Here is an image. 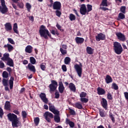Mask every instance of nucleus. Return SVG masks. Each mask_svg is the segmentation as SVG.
Segmentation results:
<instances>
[{
  "label": "nucleus",
  "instance_id": "obj_1",
  "mask_svg": "<svg viewBox=\"0 0 128 128\" xmlns=\"http://www.w3.org/2000/svg\"><path fill=\"white\" fill-rule=\"evenodd\" d=\"M8 120L12 122L13 128H18L22 126V124L18 120V116L14 114L9 113L7 114Z\"/></svg>",
  "mask_w": 128,
  "mask_h": 128
},
{
  "label": "nucleus",
  "instance_id": "obj_2",
  "mask_svg": "<svg viewBox=\"0 0 128 128\" xmlns=\"http://www.w3.org/2000/svg\"><path fill=\"white\" fill-rule=\"evenodd\" d=\"M39 33L41 38H44L45 40H48V37L52 38V34L50 33V31L46 28V26L42 25L40 28Z\"/></svg>",
  "mask_w": 128,
  "mask_h": 128
},
{
  "label": "nucleus",
  "instance_id": "obj_3",
  "mask_svg": "<svg viewBox=\"0 0 128 128\" xmlns=\"http://www.w3.org/2000/svg\"><path fill=\"white\" fill-rule=\"evenodd\" d=\"M74 68L79 78H82V63H80V64H75Z\"/></svg>",
  "mask_w": 128,
  "mask_h": 128
},
{
  "label": "nucleus",
  "instance_id": "obj_4",
  "mask_svg": "<svg viewBox=\"0 0 128 128\" xmlns=\"http://www.w3.org/2000/svg\"><path fill=\"white\" fill-rule=\"evenodd\" d=\"M52 84H50V92H54L58 88V82L54 80H51Z\"/></svg>",
  "mask_w": 128,
  "mask_h": 128
},
{
  "label": "nucleus",
  "instance_id": "obj_5",
  "mask_svg": "<svg viewBox=\"0 0 128 128\" xmlns=\"http://www.w3.org/2000/svg\"><path fill=\"white\" fill-rule=\"evenodd\" d=\"M44 116L45 119L48 121V122H50V118H54V114L48 112H45Z\"/></svg>",
  "mask_w": 128,
  "mask_h": 128
},
{
  "label": "nucleus",
  "instance_id": "obj_6",
  "mask_svg": "<svg viewBox=\"0 0 128 128\" xmlns=\"http://www.w3.org/2000/svg\"><path fill=\"white\" fill-rule=\"evenodd\" d=\"M116 34L120 40H121V42H126V36L122 34L120 32H117L116 33Z\"/></svg>",
  "mask_w": 128,
  "mask_h": 128
},
{
  "label": "nucleus",
  "instance_id": "obj_7",
  "mask_svg": "<svg viewBox=\"0 0 128 128\" xmlns=\"http://www.w3.org/2000/svg\"><path fill=\"white\" fill-rule=\"evenodd\" d=\"M52 6L53 10H60L62 8V3L58 1H56L54 2Z\"/></svg>",
  "mask_w": 128,
  "mask_h": 128
},
{
  "label": "nucleus",
  "instance_id": "obj_8",
  "mask_svg": "<svg viewBox=\"0 0 128 128\" xmlns=\"http://www.w3.org/2000/svg\"><path fill=\"white\" fill-rule=\"evenodd\" d=\"M49 110L52 112H53L54 114H60V111L56 110V107L52 104L49 103Z\"/></svg>",
  "mask_w": 128,
  "mask_h": 128
},
{
  "label": "nucleus",
  "instance_id": "obj_9",
  "mask_svg": "<svg viewBox=\"0 0 128 128\" xmlns=\"http://www.w3.org/2000/svg\"><path fill=\"white\" fill-rule=\"evenodd\" d=\"M96 38L97 42H100V40H106V35L103 34L102 33L98 34L96 36Z\"/></svg>",
  "mask_w": 128,
  "mask_h": 128
},
{
  "label": "nucleus",
  "instance_id": "obj_10",
  "mask_svg": "<svg viewBox=\"0 0 128 128\" xmlns=\"http://www.w3.org/2000/svg\"><path fill=\"white\" fill-rule=\"evenodd\" d=\"M40 98H41L43 102H44V104H48V98H46V94L41 93L40 94Z\"/></svg>",
  "mask_w": 128,
  "mask_h": 128
},
{
  "label": "nucleus",
  "instance_id": "obj_11",
  "mask_svg": "<svg viewBox=\"0 0 128 128\" xmlns=\"http://www.w3.org/2000/svg\"><path fill=\"white\" fill-rule=\"evenodd\" d=\"M80 12L81 14L84 16L86 14H88V11L86 10V6L85 4H82L80 8Z\"/></svg>",
  "mask_w": 128,
  "mask_h": 128
},
{
  "label": "nucleus",
  "instance_id": "obj_12",
  "mask_svg": "<svg viewBox=\"0 0 128 128\" xmlns=\"http://www.w3.org/2000/svg\"><path fill=\"white\" fill-rule=\"evenodd\" d=\"M4 48H5V50H8V52H12V50H14V48L12 46L9 44H4Z\"/></svg>",
  "mask_w": 128,
  "mask_h": 128
},
{
  "label": "nucleus",
  "instance_id": "obj_13",
  "mask_svg": "<svg viewBox=\"0 0 128 128\" xmlns=\"http://www.w3.org/2000/svg\"><path fill=\"white\" fill-rule=\"evenodd\" d=\"M101 104L104 108L106 110H108V101L104 98H102V101L101 102Z\"/></svg>",
  "mask_w": 128,
  "mask_h": 128
},
{
  "label": "nucleus",
  "instance_id": "obj_14",
  "mask_svg": "<svg viewBox=\"0 0 128 128\" xmlns=\"http://www.w3.org/2000/svg\"><path fill=\"white\" fill-rule=\"evenodd\" d=\"M4 26L6 32H10L12 30V24H10V22H6Z\"/></svg>",
  "mask_w": 128,
  "mask_h": 128
},
{
  "label": "nucleus",
  "instance_id": "obj_15",
  "mask_svg": "<svg viewBox=\"0 0 128 128\" xmlns=\"http://www.w3.org/2000/svg\"><path fill=\"white\" fill-rule=\"evenodd\" d=\"M10 58V54L5 53L4 54L3 56L1 58L3 62H6L9 60Z\"/></svg>",
  "mask_w": 128,
  "mask_h": 128
},
{
  "label": "nucleus",
  "instance_id": "obj_16",
  "mask_svg": "<svg viewBox=\"0 0 128 128\" xmlns=\"http://www.w3.org/2000/svg\"><path fill=\"white\" fill-rule=\"evenodd\" d=\"M68 88L70 90V92H76V85L74 84V83H70L68 84Z\"/></svg>",
  "mask_w": 128,
  "mask_h": 128
},
{
  "label": "nucleus",
  "instance_id": "obj_17",
  "mask_svg": "<svg viewBox=\"0 0 128 128\" xmlns=\"http://www.w3.org/2000/svg\"><path fill=\"white\" fill-rule=\"evenodd\" d=\"M97 92L99 96H102L104 94H106V90L100 87H98L97 88Z\"/></svg>",
  "mask_w": 128,
  "mask_h": 128
},
{
  "label": "nucleus",
  "instance_id": "obj_18",
  "mask_svg": "<svg viewBox=\"0 0 128 128\" xmlns=\"http://www.w3.org/2000/svg\"><path fill=\"white\" fill-rule=\"evenodd\" d=\"M76 42L78 44H82L84 43V39L82 38H80V37H76L75 38Z\"/></svg>",
  "mask_w": 128,
  "mask_h": 128
},
{
  "label": "nucleus",
  "instance_id": "obj_19",
  "mask_svg": "<svg viewBox=\"0 0 128 128\" xmlns=\"http://www.w3.org/2000/svg\"><path fill=\"white\" fill-rule=\"evenodd\" d=\"M58 90L60 94H62L64 90V84L62 82H59Z\"/></svg>",
  "mask_w": 128,
  "mask_h": 128
},
{
  "label": "nucleus",
  "instance_id": "obj_20",
  "mask_svg": "<svg viewBox=\"0 0 128 128\" xmlns=\"http://www.w3.org/2000/svg\"><path fill=\"white\" fill-rule=\"evenodd\" d=\"M66 124H69L70 128H74V122L70 121L68 118H66Z\"/></svg>",
  "mask_w": 128,
  "mask_h": 128
},
{
  "label": "nucleus",
  "instance_id": "obj_21",
  "mask_svg": "<svg viewBox=\"0 0 128 128\" xmlns=\"http://www.w3.org/2000/svg\"><path fill=\"white\" fill-rule=\"evenodd\" d=\"M105 81L106 84H110V82H112V78L110 75H106L105 78Z\"/></svg>",
  "mask_w": 128,
  "mask_h": 128
},
{
  "label": "nucleus",
  "instance_id": "obj_22",
  "mask_svg": "<svg viewBox=\"0 0 128 128\" xmlns=\"http://www.w3.org/2000/svg\"><path fill=\"white\" fill-rule=\"evenodd\" d=\"M25 52H27V54H32V46L28 45L25 48Z\"/></svg>",
  "mask_w": 128,
  "mask_h": 128
},
{
  "label": "nucleus",
  "instance_id": "obj_23",
  "mask_svg": "<svg viewBox=\"0 0 128 128\" xmlns=\"http://www.w3.org/2000/svg\"><path fill=\"white\" fill-rule=\"evenodd\" d=\"M94 50L92 48V47H90V46L86 47V51L87 54H94Z\"/></svg>",
  "mask_w": 128,
  "mask_h": 128
},
{
  "label": "nucleus",
  "instance_id": "obj_24",
  "mask_svg": "<svg viewBox=\"0 0 128 128\" xmlns=\"http://www.w3.org/2000/svg\"><path fill=\"white\" fill-rule=\"evenodd\" d=\"M4 109L6 110H10V102L6 101L4 105Z\"/></svg>",
  "mask_w": 128,
  "mask_h": 128
},
{
  "label": "nucleus",
  "instance_id": "obj_25",
  "mask_svg": "<svg viewBox=\"0 0 128 128\" xmlns=\"http://www.w3.org/2000/svg\"><path fill=\"white\" fill-rule=\"evenodd\" d=\"M28 68L30 72H36V67L31 64H29L28 65Z\"/></svg>",
  "mask_w": 128,
  "mask_h": 128
},
{
  "label": "nucleus",
  "instance_id": "obj_26",
  "mask_svg": "<svg viewBox=\"0 0 128 128\" xmlns=\"http://www.w3.org/2000/svg\"><path fill=\"white\" fill-rule=\"evenodd\" d=\"M99 112L101 118H106V111L102 109L99 110Z\"/></svg>",
  "mask_w": 128,
  "mask_h": 128
},
{
  "label": "nucleus",
  "instance_id": "obj_27",
  "mask_svg": "<svg viewBox=\"0 0 128 128\" xmlns=\"http://www.w3.org/2000/svg\"><path fill=\"white\" fill-rule=\"evenodd\" d=\"M54 120L56 122H60V114H55L54 116Z\"/></svg>",
  "mask_w": 128,
  "mask_h": 128
},
{
  "label": "nucleus",
  "instance_id": "obj_28",
  "mask_svg": "<svg viewBox=\"0 0 128 128\" xmlns=\"http://www.w3.org/2000/svg\"><path fill=\"white\" fill-rule=\"evenodd\" d=\"M14 77H11L9 80V84L10 90L12 89V88H14Z\"/></svg>",
  "mask_w": 128,
  "mask_h": 128
},
{
  "label": "nucleus",
  "instance_id": "obj_29",
  "mask_svg": "<svg viewBox=\"0 0 128 128\" xmlns=\"http://www.w3.org/2000/svg\"><path fill=\"white\" fill-rule=\"evenodd\" d=\"M13 30H14V32H15V34H18L19 32H18V24L14 23V24Z\"/></svg>",
  "mask_w": 128,
  "mask_h": 128
},
{
  "label": "nucleus",
  "instance_id": "obj_30",
  "mask_svg": "<svg viewBox=\"0 0 128 128\" xmlns=\"http://www.w3.org/2000/svg\"><path fill=\"white\" fill-rule=\"evenodd\" d=\"M114 50H117V48H120L122 47V45L120 42H115L114 44Z\"/></svg>",
  "mask_w": 128,
  "mask_h": 128
},
{
  "label": "nucleus",
  "instance_id": "obj_31",
  "mask_svg": "<svg viewBox=\"0 0 128 128\" xmlns=\"http://www.w3.org/2000/svg\"><path fill=\"white\" fill-rule=\"evenodd\" d=\"M122 47H120L117 49H116V50H114V52H116V54H122Z\"/></svg>",
  "mask_w": 128,
  "mask_h": 128
},
{
  "label": "nucleus",
  "instance_id": "obj_32",
  "mask_svg": "<svg viewBox=\"0 0 128 128\" xmlns=\"http://www.w3.org/2000/svg\"><path fill=\"white\" fill-rule=\"evenodd\" d=\"M108 6V0H102V2L100 4V6Z\"/></svg>",
  "mask_w": 128,
  "mask_h": 128
},
{
  "label": "nucleus",
  "instance_id": "obj_33",
  "mask_svg": "<svg viewBox=\"0 0 128 128\" xmlns=\"http://www.w3.org/2000/svg\"><path fill=\"white\" fill-rule=\"evenodd\" d=\"M75 108L78 110H82V105L80 102L75 103Z\"/></svg>",
  "mask_w": 128,
  "mask_h": 128
},
{
  "label": "nucleus",
  "instance_id": "obj_34",
  "mask_svg": "<svg viewBox=\"0 0 128 128\" xmlns=\"http://www.w3.org/2000/svg\"><path fill=\"white\" fill-rule=\"evenodd\" d=\"M6 62L8 66H14V60H12V58H10Z\"/></svg>",
  "mask_w": 128,
  "mask_h": 128
},
{
  "label": "nucleus",
  "instance_id": "obj_35",
  "mask_svg": "<svg viewBox=\"0 0 128 128\" xmlns=\"http://www.w3.org/2000/svg\"><path fill=\"white\" fill-rule=\"evenodd\" d=\"M2 84L4 86H8V80L4 78L2 80Z\"/></svg>",
  "mask_w": 128,
  "mask_h": 128
},
{
  "label": "nucleus",
  "instance_id": "obj_36",
  "mask_svg": "<svg viewBox=\"0 0 128 128\" xmlns=\"http://www.w3.org/2000/svg\"><path fill=\"white\" fill-rule=\"evenodd\" d=\"M26 6L27 8L28 12H30V10H32V5L30 3L27 2L26 4Z\"/></svg>",
  "mask_w": 128,
  "mask_h": 128
},
{
  "label": "nucleus",
  "instance_id": "obj_37",
  "mask_svg": "<svg viewBox=\"0 0 128 128\" xmlns=\"http://www.w3.org/2000/svg\"><path fill=\"white\" fill-rule=\"evenodd\" d=\"M65 64H70V57H66L64 60Z\"/></svg>",
  "mask_w": 128,
  "mask_h": 128
},
{
  "label": "nucleus",
  "instance_id": "obj_38",
  "mask_svg": "<svg viewBox=\"0 0 128 128\" xmlns=\"http://www.w3.org/2000/svg\"><path fill=\"white\" fill-rule=\"evenodd\" d=\"M87 14H88V12H92V5L88 4L87 5Z\"/></svg>",
  "mask_w": 128,
  "mask_h": 128
},
{
  "label": "nucleus",
  "instance_id": "obj_39",
  "mask_svg": "<svg viewBox=\"0 0 128 128\" xmlns=\"http://www.w3.org/2000/svg\"><path fill=\"white\" fill-rule=\"evenodd\" d=\"M69 18L71 22H72V20H76V16L72 14H70Z\"/></svg>",
  "mask_w": 128,
  "mask_h": 128
},
{
  "label": "nucleus",
  "instance_id": "obj_40",
  "mask_svg": "<svg viewBox=\"0 0 128 128\" xmlns=\"http://www.w3.org/2000/svg\"><path fill=\"white\" fill-rule=\"evenodd\" d=\"M34 122L36 126H38L40 124V118L38 117H36L34 118Z\"/></svg>",
  "mask_w": 128,
  "mask_h": 128
},
{
  "label": "nucleus",
  "instance_id": "obj_41",
  "mask_svg": "<svg viewBox=\"0 0 128 128\" xmlns=\"http://www.w3.org/2000/svg\"><path fill=\"white\" fill-rule=\"evenodd\" d=\"M22 116L23 120H24V118H26V116H28V114L26 113V112L22 111Z\"/></svg>",
  "mask_w": 128,
  "mask_h": 128
},
{
  "label": "nucleus",
  "instance_id": "obj_42",
  "mask_svg": "<svg viewBox=\"0 0 128 128\" xmlns=\"http://www.w3.org/2000/svg\"><path fill=\"white\" fill-rule=\"evenodd\" d=\"M2 76L4 78H8V73L6 71H4L2 72Z\"/></svg>",
  "mask_w": 128,
  "mask_h": 128
},
{
  "label": "nucleus",
  "instance_id": "obj_43",
  "mask_svg": "<svg viewBox=\"0 0 128 128\" xmlns=\"http://www.w3.org/2000/svg\"><path fill=\"white\" fill-rule=\"evenodd\" d=\"M80 102H84L85 104H86V102H88V99L86 98H80Z\"/></svg>",
  "mask_w": 128,
  "mask_h": 128
},
{
  "label": "nucleus",
  "instance_id": "obj_44",
  "mask_svg": "<svg viewBox=\"0 0 128 128\" xmlns=\"http://www.w3.org/2000/svg\"><path fill=\"white\" fill-rule=\"evenodd\" d=\"M118 18H120V20H124L126 18V16H124V14L122 13H120L118 14Z\"/></svg>",
  "mask_w": 128,
  "mask_h": 128
},
{
  "label": "nucleus",
  "instance_id": "obj_45",
  "mask_svg": "<svg viewBox=\"0 0 128 128\" xmlns=\"http://www.w3.org/2000/svg\"><path fill=\"white\" fill-rule=\"evenodd\" d=\"M112 88H114V90H118V86L116 84L113 83L112 84Z\"/></svg>",
  "mask_w": 128,
  "mask_h": 128
},
{
  "label": "nucleus",
  "instance_id": "obj_46",
  "mask_svg": "<svg viewBox=\"0 0 128 128\" xmlns=\"http://www.w3.org/2000/svg\"><path fill=\"white\" fill-rule=\"evenodd\" d=\"M55 13L56 16H58V18H60V16H62V12H60V10H56Z\"/></svg>",
  "mask_w": 128,
  "mask_h": 128
},
{
  "label": "nucleus",
  "instance_id": "obj_47",
  "mask_svg": "<svg viewBox=\"0 0 128 128\" xmlns=\"http://www.w3.org/2000/svg\"><path fill=\"white\" fill-rule=\"evenodd\" d=\"M30 62L32 64H35L36 62V58H34V57H30Z\"/></svg>",
  "mask_w": 128,
  "mask_h": 128
},
{
  "label": "nucleus",
  "instance_id": "obj_48",
  "mask_svg": "<svg viewBox=\"0 0 128 128\" xmlns=\"http://www.w3.org/2000/svg\"><path fill=\"white\" fill-rule=\"evenodd\" d=\"M120 11L122 14H126V6H122L120 8Z\"/></svg>",
  "mask_w": 128,
  "mask_h": 128
},
{
  "label": "nucleus",
  "instance_id": "obj_49",
  "mask_svg": "<svg viewBox=\"0 0 128 128\" xmlns=\"http://www.w3.org/2000/svg\"><path fill=\"white\" fill-rule=\"evenodd\" d=\"M8 42L11 44H14L16 42H14V40L12 38H8Z\"/></svg>",
  "mask_w": 128,
  "mask_h": 128
},
{
  "label": "nucleus",
  "instance_id": "obj_50",
  "mask_svg": "<svg viewBox=\"0 0 128 128\" xmlns=\"http://www.w3.org/2000/svg\"><path fill=\"white\" fill-rule=\"evenodd\" d=\"M86 93L85 92H82L80 94V98H86Z\"/></svg>",
  "mask_w": 128,
  "mask_h": 128
},
{
  "label": "nucleus",
  "instance_id": "obj_51",
  "mask_svg": "<svg viewBox=\"0 0 128 128\" xmlns=\"http://www.w3.org/2000/svg\"><path fill=\"white\" fill-rule=\"evenodd\" d=\"M17 4H18L17 6H18V8H24V3L18 2Z\"/></svg>",
  "mask_w": 128,
  "mask_h": 128
},
{
  "label": "nucleus",
  "instance_id": "obj_52",
  "mask_svg": "<svg viewBox=\"0 0 128 128\" xmlns=\"http://www.w3.org/2000/svg\"><path fill=\"white\" fill-rule=\"evenodd\" d=\"M109 116L112 122H114L116 120H114V115H112V114L110 113Z\"/></svg>",
  "mask_w": 128,
  "mask_h": 128
},
{
  "label": "nucleus",
  "instance_id": "obj_53",
  "mask_svg": "<svg viewBox=\"0 0 128 128\" xmlns=\"http://www.w3.org/2000/svg\"><path fill=\"white\" fill-rule=\"evenodd\" d=\"M107 98H108V100H112V94H110V93L108 92L107 94Z\"/></svg>",
  "mask_w": 128,
  "mask_h": 128
},
{
  "label": "nucleus",
  "instance_id": "obj_54",
  "mask_svg": "<svg viewBox=\"0 0 128 128\" xmlns=\"http://www.w3.org/2000/svg\"><path fill=\"white\" fill-rule=\"evenodd\" d=\"M60 51L62 54H66V50H64L62 48H60Z\"/></svg>",
  "mask_w": 128,
  "mask_h": 128
},
{
  "label": "nucleus",
  "instance_id": "obj_55",
  "mask_svg": "<svg viewBox=\"0 0 128 128\" xmlns=\"http://www.w3.org/2000/svg\"><path fill=\"white\" fill-rule=\"evenodd\" d=\"M4 116V110L2 108H0V118H2V116Z\"/></svg>",
  "mask_w": 128,
  "mask_h": 128
},
{
  "label": "nucleus",
  "instance_id": "obj_56",
  "mask_svg": "<svg viewBox=\"0 0 128 128\" xmlns=\"http://www.w3.org/2000/svg\"><path fill=\"white\" fill-rule=\"evenodd\" d=\"M62 68L63 72H66V70H68L66 68V66L65 64L62 65Z\"/></svg>",
  "mask_w": 128,
  "mask_h": 128
},
{
  "label": "nucleus",
  "instance_id": "obj_57",
  "mask_svg": "<svg viewBox=\"0 0 128 128\" xmlns=\"http://www.w3.org/2000/svg\"><path fill=\"white\" fill-rule=\"evenodd\" d=\"M4 68V63L2 61L0 60V68Z\"/></svg>",
  "mask_w": 128,
  "mask_h": 128
},
{
  "label": "nucleus",
  "instance_id": "obj_58",
  "mask_svg": "<svg viewBox=\"0 0 128 128\" xmlns=\"http://www.w3.org/2000/svg\"><path fill=\"white\" fill-rule=\"evenodd\" d=\"M56 26L57 28H58L59 30H60V32H64V30L62 29V26H60L58 24H57L56 25Z\"/></svg>",
  "mask_w": 128,
  "mask_h": 128
},
{
  "label": "nucleus",
  "instance_id": "obj_59",
  "mask_svg": "<svg viewBox=\"0 0 128 128\" xmlns=\"http://www.w3.org/2000/svg\"><path fill=\"white\" fill-rule=\"evenodd\" d=\"M70 114L72 116H74V114H76V112L74 111V110L72 109H70Z\"/></svg>",
  "mask_w": 128,
  "mask_h": 128
},
{
  "label": "nucleus",
  "instance_id": "obj_60",
  "mask_svg": "<svg viewBox=\"0 0 128 128\" xmlns=\"http://www.w3.org/2000/svg\"><path fill=\"white\" fill-rule=\"evenodd\" d=\"M100 10H104V12H106V10H108V8L102 7V6H100Z\"/></svg>",
  "mask_w": 128,
  "mask_h": 128
},
{
  "label": "nucleus",
  "instance_id": "obj_61",
  "mask_svg": "<svg viewBox=\"0 0 128 128\" xmlns=\"http://www.w3.org/2000/svg\"><path fill=\"white\" fill-rule=\"evenodd\" d=\"M60 98V93L58 92H55V98Z\"/></svg>",
  "mask_w": 128,
  "mask_h": 128
},
{
  "label": "nucleus",
  "instance_id": "obj_62",
  "mask_svg": "<svg viewBox=\"0 0 128 128\" xmlns=\"http://www.w3.org/2000/svg\"><path fill=\"white\" fill-rule=\"evenodd\" d=\"M124 96H125V98L126 100L128 101V92H124Z\"/></svg>",
  "mask_w": 128,
  "mask_h": 128
},
{
  "label": "nucleus",
  "instance_id": "obj_63",
  "mask_svg": "<svg viewBox=\"0 0 128 128\" xmlns=\"http://www.w3.org/2000/svg\"><path fill=\"white\" fill-rule=\"evenodd\" d=\"M40 68L41 70H46V66H44V64H41L40 66Z\"/></svg>",
  "mask_w": 128,
  "mask_h": 128
},
{
  "label": "nucleus",
  "instance_id": "obj_64",
  "mask_svg": "<svg viewBox=\"0 0 128 128\" xmlns=\"http://www.w3.org/2000/svg\"><path fill=\"white\" fill-rule=\"evenodd\" d=\"M13 112H14V114H18V115L20 114V112L18 110H14L13 111Z\"/></svg>",
  "mask_w": 128,
  "mask_h": 128
}]
</instances>
